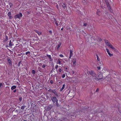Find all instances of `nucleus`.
<instances>
[{
    "label": "nucleus",
    "instance_id": "obj_29",
    "mask_svg": "<svg viewBox=\"0 0 121 121\" xmlns=\"http://www.w3.org/2000/svg\"><path fill=\"white\" fill-rule=\"evenodd\" d=\"M62 5L64 8L65 9L66 8V5L65 4L63 3Z\"/></svg>",
    "mask_w": 121,
    "mask_h": 121
},
{
    "label": "nucleus",
    "instance_id": "obj_6",
    "mask_svg": "<svg viewBox=\"0 0 121 121\" xmlns=\"http://www.w3.org/2000/svg\"><path fill=\"white\" fill-rule=\"evenodd\" d=\"M22 13H20L18 14H16L15 16V18H16L20 19L22 17Z\"/></svg>",
    "mask_w": 121,
    "mask_h": 121
},
{
    "label": "nucleus",
    "instance_id": "obj_61",
    "mask_svg": "<svg viewBox=\"0 0 121 121\" xmlns=\"http://www.w3.org/2000/svg\"><path fill=\"white\" fill-rule=\"evenodd\" d=\"M84 0V1H85V0Z\"/></svg>",
    "mask_w": 121,
    "mask_h": 121
},
{
    "label": "nucleus",
    "instance_id": "obj_12",
    "mask_svg": "<svg viewBox=\"0 0 121 121\" xmlns=\"http://www.w3.org/2000/svg\"><path fill=\"white\" fill-rule=\"evenodd\" d=\"M106 50L108 54L110 56H113V54L110 53L109 50L108 48H106Z\"/></svg>",
    "mask_w": 121,
    "mask_h": 121
},
{
    "label": "nucleus",
    "instance_id": "obj_41",
    "mask_svg": "<svg viewBox=\"0 0 121 121\" xmlns=\"http://www.w3.org/2000/svg\"><path fill=\"white\" fill-rule=\"evenodd\" d=\"M65 74H63L62 76V78H64L65 77Z\"/></svg>",
    "mask_w": 121,
    "mask_h": 121
},
{
    "label": "nucleus",
    "instance_id": "obj_55",
    "mask_svg": "<svg viewBox=\"0 0 121 121\" xmlns=\"http://www.w3.org/2000/svg\"><path fill=\"white\" fill-rule=\"evenodd\" d=\"M61 30H63V28H62L61 29Z\"/></svg>",
    "mask_w": 121,
    "mask_h": 121
},
{
    "label": "nucleus",
    "instance_id": "obj_17",
    "mask_svg": "<svg viewBox=\"0 0 121 121\" xmlns=\"http://www.w3.org/2000/svg\"><path fill=\"white\" fill-rule=\"evenodd\" d=\"M65 84H64L62 87L60 89V91H62L63 89L65 87Z\"/></svg>",
    "mask_w": 121,
    "mask_h": 121
},
{
    "label": "nucleus",
    "instance_id": "obj_16",
    "mask_svg": "<svg viewBox=\"0 0 121 121\" xmlns=\"http://www.w3.org/2000/svg\"><path fill=\"white\" fill-rule=\"evenodd\" d=\"M47 57L49 58V60L50 61H51L52 60V59L51 56L50 55H47Z\"/></svg>",
    "mask_w": 121,
    "mask_h": 121
},
{
    "label": "nucleus",
    "instance_id": "obj_3",
    "mask_svg": "<svg viewBox=\"0 0 121 121\" xmlns=\"http://www.w3.org/2000/svg\"><path fill=\"white\" fill-rule=\"evenodd\" d=\"M7 60L8 63L9 65L10 66H12V63L11 61V59L10 58L8 57V58H7Z\"/></svg>",
    "mask_w": 121,
    "mask_h": 121
},
{
    "label": "nucleus",
    "instance_id": "obj_15",
    "mask_svg": "<svg viewBox=\"0 0 121 121\" xmlns=\"http://www.w3.org/2000/svg\"><path fill=\"white\" fill-rule=\"evenodd\" d=\"M34 31L36 32V33H37L39 35H40L41 34V33L39 32V31L37 30H35Z\"/></svg>",
    "mask_w": 121,
    "mask_h": 121
},
{
    "label": "nucleus",
    "instance_id": "obj_7",
    "mask_svg": "<svg viewBox=\"0 0 121 121\" xmlns=\"http://www.w3.org/2000/svg\"><path fill=\"white\" fill-rule=\"evenodd\" d=\"M52 106V105H50L48 106L46 109L47 111H49L51 109Z\"/></svg>",
    "mask_w": 121,
    "mask_h": 121
},
{
    "label": "nucleus",
    "instance_id": "obj_9",
    "mask_svg": "<svg viewBox=\"0 0 121 121\" xmlns=\"http://www.w3.org/2000/svg\"><path fill=\"white\" fill-rule=\"evenodd\" d=\"M107 5L108 8V9L109 10V11L110 12L112 13V10L111 9V8L110 6V5L109 4H108V5Z\"/></svg>",
    "mask_w": 121,
    "mask_h": 121
},
{
    "label": "nucleus",
    "instance_id": "obj_44",
    "mask_svg": "<svg viewBox=\"0 0 121 121\" xmlns=\"http://www.w3.org/2000/svg\"><path fill=\"white\" fill-rule=\"evenodd\" d=\"M87 23H84V24L83 26H86L87 25Z\"/></svg>",
    "mask_w": 121,
    "mask_h": 121
},
{
    "label": "nucleus",
    "instance_id": "obj_24",
    "mask_svg": "<svg viewBox=\"0 0 121 121\" xmlns=\"http://www.w3.org/2000/svg\"><path fill=\"white\" fill-rule=\"evenodd\" d=\"M54 23L57 26H58V23L57 22V21L55 19L54 21Z\"/></svg>",
    "mask_w": 121,
    "mask_h": 121
},
{
    "label": "nucleus",
    "instance_id": "obj_2",
    "mask_svg": "<svg viewBox=\"0 0 121 121\" xmlns=\"http://www.w3.org/2000/svg\"><path fill=\"white\" fill-rule=\"evenodd\" d=\"M48 90L51 93H53L57 97H58V94L55 90L50 89L49 90Z\"/></svg>",
    "mask_w": 121,
    "mask_h": 121
},
{
    "label": "nucleus",
    "instance_id": "obj_23",
    "mask_svg": "<svg viewBox=\"0 0 121 121\" xmlns=\"http://www.w3.org/2000/svg\"><path fill=\"white\" fill-rule=\"evenodd\" d=\"M61 45V43H59V44L58 45V46L57 47V50L60 47V46Z\"/></svg>",
    "mask_w": 121,
    "mask_h": 121
},
{
    "label": "nucleus",
    "instance_id": "obj_43",
    "mask_svg": "<svg viewBox=\"0 0 121 121\" xmlns=\"http://www.w3.org/2000/svg\"><path fill=\"white\" fill-rule=\"evenodd\" d=\"M21 64V61H20L19 62V63H18V66L19 67L20 65Z\"/></svg>",
    "mask_w": 121,
    "mask_h": 121
},
{
    "label": "nucleus",
    "instance_id": "obj_60",
    "mask_svg": "<svg viewBox=\"0 0 121 121\" xmlns=\"http://www.w3.org/2000/svg\"><path fill=\"white\" fill-rule=\"evenodd\" d=\"M40 2H42V1H40Z\"/></svg>",
    "mask_w": 121,
    "mask_h": 121
},
{
    "label": "nucleus",
    "instance_id": "obj_27",
    "mask_svg": "<svg viewBox=\"0 0 121 121\" xmlns=\"http://www.w3.org/2000/svg\"><path fill=\"white\" fill-rule=\"evenodd\" d=\"M58 67V65H56L55 66V69H56V71H57V73H58V70H57V68Z\"/></svg>",
    "mask_w": 121,
    "mask_h": 121
},
{
    "label": "nucleus",
    "instance_id": "obj_18",
    "mask_svg": "<svg viewBox=\"0 0 121 121\" xmlns=\"http://www.w3.org/2000/svg\"><path fill=\"white\" fill-rule=\"evenodd\" d=\"M62 69L61 68H60L58 70V73L59 74H60V73L62 71Z\"/></svg>",
    "mask_w": 121,
    "mask_h": 121
},
{
    "label": "nucleus",
    "instance_id": "obj_13",
    "mask_svg": "<svg viewBox=\"0 0 121 121\" xmlns=\"http://www.w3.org/2000/svg\"><path fill=\"white\" fill-rule=\"evenodd\" d=\"M8 16L9 17L10 19H11L12 18V17L11 15V13L10 12H9L8 13Z\"/></svg>",
    "mask_w": 121,
    "mask_h": 121
},
{
    "label": "nucleus",
    "instance_id": "obj_56",
    "mask_svg": "<svg viewBox=\"0 0 121 121\" xmlns=\"http://www.w3.org/2000/svg\"><path fill=\"white\" fill-rule=\"evenodd\" d=\"M65 69L66 70L67 69V67H66L65 68Z\"/></svg>",
    "mask_w": 121,
    "mask_h": 121
},
{
    "label": "nucleus",
    "instance_id": "obj_42",
    "mask_svg": "<svg viewBox=\"0 0 121 121\" xmlns=\"http://www.w3.org/2000/svg\"><path fill=\"white\" fill-rule=\"evenodd\" d=\"M53 81L52 80H51L50 81V83L52 84L53 83Z\"/></svg>",
    "mask_w": 121,
    "mask_h": 121
},
{
    "label": "nucleus",
    "instance_id": "obj_49",
    "mask_svg": "<svg viewBox=\"0 0 121 121\" xmlns=\"http://www.w3.org/2000/svg\"><path fill=\"white\" fill-rule=\"evenodd\" d=\"M17 91V90L16 89H15L13 91V92H14V93H15V92H16V91Z\"/></svg>",
    "mask_w": 121,
    "mask_h": 121
},
{
    "label": "nucleus",
    "instance_id": "obj_10",
    "mask_svg": "<svg viewBox=\"0 0 121 121\" xmlns=\"http://www.w3.org/2000/svg\"><path fill=\"white\" fill-rule=\"evenodd\" d=\"M104 42L108 46L110 45L111 44L106 39H104Z\"/></svg>",
    "mask_w": 121,
    "mask_h": 121
},
{
    "label": "nucleus",
    "instance_id": "obj_58",
    "mask_svg": "<svg viewBox=\"0 0 121 121\" xmlns=\"http://www.w3.org/2000/svg\"><path fill=\"white\" fill-rule=\"evenodd\" d=\"M8 5H7V6H6V7H8Z\"/></svg>",
    "mask_w": 121,
    "mask_h": 121
},
{
    "label": "nucleus",
    "instance_id": "obj_59",
    "mask_svg": "<svg viewBox=\"0 0 121 121\" xmlns=\"http://www.w3.org/2000/svg\"><path fill=\"white\" fill-rule=\"evenodd\" d=\"M8 5H7V6H6V7H8Z\"/></svg>",
    "mask_w": 121,
    "mask_h": 121
},
{
    "label": "nucleus",
    "instance_id": "obj_19",
    "mask_svg": "<svg viewBox=\"0 0 121 121\" xmlns=\"http://www.w3.org/2000/svg\"><path fill=\"white\" fill-rule=\"evenodd\" d=\"M16 88V86L14 85L12 86L11 88V89L12 90H13Z\"/></svg>",
    "mask_w": 121,
    "mask_h": 121
},
{
    "label": "nucleus",
    "instance_id": "obj_54",
    "mask_svg": "<svg viewBox=\"0 0 121 121\" xmlns=\"http://www.w3.org/2000/svg\"><path fill=\"white\" fill-rule=\"evenodd\" d=\"M57 7L58 9H59V7H58V5L57 6Z\"/></svg>",
    "mask_w": 121,
    "mask_h": 121
},
{
    "label": "nucleus",
    "instance_id": "obj_22",
    "mask_svg": "<svg viewBox=\"0 0 121 121\" xmlns=\"http://www.w3.org/2000/svg\"><path fill=\"white\" fill-rule=\"evenodd\" d=\"M108 47L111 48L113 49H114L115 48H114L111 44L109 45L108 46Z\"/></svg>",
    "mask_w": 121,
    "mask_h": 121
},
{
    "label": "nucleus",
    "instance_id": "obj_30",
    "mask_svg": "<svg viewBox=\"0 0 121 121\" xmlns=\"http://www.w3.org/2000/svg\"><path fill=\"white\" fill-rule=\"evenodd\" d=\"M26 107V106L25 105H23L21 107V108L22 109L24 110Z\"/></svg>",
    "mask_w": 121,
    "mask_h": 121
},
{
    "label": "nucleus",
    "instance_id": "obj_46",
    "mask_svg": "<svg viewBox=\"0 0 121 121\" xmlns=\"http://www.w3.org/2000/svg\"><path fill=\"white\" fill-rule=\"evenodd\" d=\"M82 32H83L84 33V34H85V35H86V33H85V32H84V30H82Z\"/></svg>",
    "mask_w": 121,
    "mask_h": 121
},
{
    "label": "nucleus",
    "instance_id": "obj_38",
    "mask_svg": "<svg viewBox=\"0 0 121 121\" xmlns=\"http://www.w3.org/2000/svg\"><path fill=\"white\" fill-rule=\"evenodd\" d=\"M30 52L28 51V52H27L26 53V55H27L28 54H30Z\"/></svg>",
    "mask_w": 121,
    "mask_h": 121
},
{
    "label": "nucleus",
    "instance_id": "obj_4",
    "mask_svg": "<svg viewBox=\"0 0 121 121\" xmlns=\"http://www.w3.org/2000/svg\"><path fill=\"white\" fill-rule=\"evenodd\" d=\"M102 78V73L100 72L99 73L98 76L97 77H96V78H95V79H100Z\"/></svg>",
    "mask_w": 121,
    "mask_h": 121
},
{
    "label": "nucleus",
    "instance_id": "obj_1",
    "mask_svg": "<svg viewBox=\"0 0 121 121\" xmlns=\"http://www.w3.org/2000/svg\"><path fill=\"white\" fill-rule=\"evenodd\" d=\"M88 72L92 76L94 77V78H96V74L94 71L91 70L88 71Z\"/></svg>",
    "mask_w": 121,
    "mask_h": 121
},
{
    "label": "nucleus",
    "instance_id": "obj_40",
    "mask_svg": "<svg viewBox=\"0 0 121 121\" xmlns=\"http://www.w3.org/2000/svg\"><path fill=\"white\" fill-rule=\"evenodd\" d=\"M59 56L60 57H64L63 55L62 54H61L59 55Z\"/></svg>",
    "mask_w": 121,
    "mask_h": 121
},
{
    "label": "nucleus",
    "instance_id": "obj_32",
    "mask_svg": "<svg viewBox=\"0 0 121 121\" xmlns=\"http://www.w3.org/2000/svg\"><path fill=\"white\" fill-rule=\"evenodd\" d=\"M5 41H7L8 40V37L7 35H6L5 36Z\"/></svg>",
    "mask_w": 121,
    "mask_h": 121
},
{
    "label": "nucleus",
    "instance_id": "obj_47",
    "mask_svg": "<svg viewBox=\"0 0 121 121\" xmlns=\"http://www.w3.org/2000/svg\"><path fill=\"white\" fill-rule=\"evenodd\" d=\"M46 66V65H43L42 66V67L43 68H44Z\"/></svg>",
    "mask_w": 121,
    "mask_h": 121
},
{
    "label": "nucleus",
    "instance_id": "obj_25",
    "mask_svg": "<svg viewBox=\"0 0 121 121\" xmlns=\"http://www.w3.org/2000/svg\"><path fill=\"white\" fill-rule=\"evenodd\" d=\"M96 56L97 57V60L99 61V62H100V59L99 57L97 55H96Z\"/></svg>",
    "mask_w": 121,
    "mask_h": 121
},
{
    "label": "nucleus",
    "instance_id": "obj_8",
    "mask_svg": "<svg viewBox=\"0 0 121 121\" xmlns=\"http://www.w3.org/2000/svg\"><path fill=\"white\" fill-rule=\"evenodd\" d=\"M73 50H72L71 49L69 50L70 56L69 57V59H70L71 57L73 55Z\"/></svg>",
    "mask_w": 121,
    "mask_h": 121
},
{
    "label": "nucleus",
    "instance_id": "obj_26",
    "mask_svg": "<svg viewBox=\"0 0 121 121\" xmlns=\"http://www.w3.org/2000/svg\"><path fill=\"white\" fill-rule=\"evenodd\" d=\"M54 104L56 105L57 107H59L60 106V105L58 103V102H57V103L56 102Z\"/></svg>",
    "mask_w": 121,
    "mask_h": 121
},
{
    "label": "nucleus",
    "instance_id": "obj_33",
    "mask_svg": "<svg viewBox=\"0 0 121 121\" xmlns=\"http://www.w3.org/2000/svg\"><path fill=\"white\" fill-rule=\"evenodd\" d=\"M9 5L10 7L11 8L13 4L12 3H9Z\"/></svg>",
    "mask_w": 121,
    "mask_h": 121
},
{
    "label": "nucleus",
    "instance_id": "obj_37",
    "mask_svg": "<svg viewBox=\"0 0 121 121\" xmlns=\"http://www.w3.org/2000/svg\"><path fill=\"white\" fill-rule=\"evenodd\" d=\"M22 99V97H20L19 98V100L20 101V102H21Z\"/></svg>",
    "mask_w": 121,
    "mask_h": 121
},
{
    "label": "nucleus",
    "instance_id": "obj_21",
    "mask_svg": "<svg viewBox=\"0 0 121 121\" xmlns=\"http://www.w3.org/2000/svg\"><path fill=\"white\" fill-rule=\"evenodd\" d=\"M108 47L111 48L113 49H114L115 48H114L111 44L109 45L108 46Z\"/></svg>",
    "mask_w": 121,
    "mask_h": 121
},
{
    "label": "nucleus",
    "instance_id": "obj_57",
    "mask_svg": "<svg viewBox=\"0 0 121 121\" xmlns=\"http://www.w3.org/2000/svg\"><path fill=\"white\" fill-rule=\"evenodd\" d=\"M24 121H27L26 120H24Z\"/></svg>",
    "mask_w": 121,
    "mask_h": 121
},
{
    "label": "nucleus",
    "instance_id": "obj_50",
    "mask_svg": "<svg viewBox=\"0 0 121 121\" xmlns=\"http://www.w3.org/2000/svg\"><path fill=\"white\" fill-rule=\"evenodd\" d=\"M2 83H0V88L1 87V86H2Z\"/></svg>",
    "mask_w": 121,
    "mask_h": 121
},
{
    "label": "nucleus",
    "instance_id": "obj_31",
    "mask_svg": "<svg viewBox=\"0 0 121 121\" xmlns=\"http://www.w3.org/2000/svg\"><path fill=\"white\" fill-rule=\"evenodd\" d=\"M35 70H33L32 71H31V73L33 74H35Z\"/></svg>",
    "mask_w": 121,
    "mask_h": 121
},
{
    "label": "nucleus",
    "instance_id": "obj_52",
    "mask_svg": "<svg viewBox=\"0 0 121 121\" xmlns=\"http://www.w3.org/2000/svg\"><path fill=\"white\" fill-rule=\"evenodd\" d=\"M71 73L72 74H73L74 73V72L73 71H72Z\"/></svg>",
    "mask_w": 121,
    "mask_h": 121
},
{
    "label": "nucleus",
    "instance_id": "obj_48",
    "mask_svg": "<svg viewBox=\"0 0 121 121\" xmlns=\"http://www.w3.org/2000/svg\"><path fill=\"white\" fill-rule=\"evenodd\" d=\"M99 89L98 88H97V89H96V92H98V91H99Z\"/></svg>",
    "mask_w": 121,
    "mask_h": 121
},
{
    "label": "nucleus",
    "instance_id": "obj_53",
    "mask_svg": "<svg viewBox=\"0 0 121 121\" xmlns=\"http://www.w3.org/2000/svg\"><path fill=\"white\" fill-rule=\"evenodd\" d=\"M17 83L19 85L20 84H19V83L18 82H17Z\"/></svg>",
    "mask_w": 121,
    "mask_h": 121
},
{
    "label": "nucleus",
    "instance_id": "obj_35",
    "mask_svg": "<svg viewBox=\"0 0 121 121\" xmlns=\"http://www.w3.org/2000/svg\"><path fill=\"white\" fill-rule=\"evenodd\" d=\"M113 17V16L112 15H109V16L108 17L109 18V19H112V18Z\"/></svg>",
    "mask_w": 121,
    "mask_h": 121
},
{
    "label": "nucleus",
    "instance_id": "obj_34",
    "mask_svg": "<svg viewBox=\"0 0 121 121\" xmlns=\"http://www.w3.org/2000/svg\"><path fill=\"white\" fill-rule=\"evenodd\" d=\"M48 32L50 35H52V31L51 30H49L48 31Z\"/></svg>",
    "mask_w": 121,
    "mask_h": 121
},
{
    "label": "nucleus",
    "instance_id": "obj_51",
    "mask_svg": "<svg viewBox=\"0 0 121 121\" xmlns=\"http://www.w3.org/2000/svg\"><path fill=\"white\" fill-rule=\"evenodd\" d=\"M106 3L107 5L109 4L108 2H106Z\"/></svg>",
    "mask_w": 121,
    "mask_h": 121
},
{
    "label": "nucleus",
    "instance_id": "obj_36",
    "mask_svg": "<svg viewBox=\"0 0 121 121\" xmlns=\"http://www.w3.org/2000/svg\"><path fill=\"white\" fill-rule=\"evenodd\" d=\"M99 62V65H100V66H101V65H103V63H102V62Z\"/></svg>",
    "mask_w": 121,
    "mask_h": 121
},
{
    "label": "nucleus",
    "instance_id": "obj_11",
    "mask_svg": "<svg viewBox=\"0 0 121 121\" xmlns=\"http://www.w3.org/2000/svg\"><path fill=\"white\" fill-rule=\"evenodd\" d=\"M76 60L75 59H73V66H75L76 65Z\"/></svg>",
    "mask_w": 121,
    "mask_h": 121
},
{
    "label": "nucleus",
    "instance_id": "obj_20",
    "mask_svg": "<svg viewBox=\"0 0 121 121\" xmlns=\"http://www.w3.org/2000/svg\"><path fill=\"white\" fill-rule=\"evenodd\" d=\"M12 41L11 40H10L9 41V46H11L13 45V44L11 42Z\"/></svg>",
    "mask_w": 121,
    "mask_h": 121
},
{
    "label": "nucleus",
    "instance_id": "obj_28",
    "mask_svg": "<svg viewBox=\"0 0 121 121\" xmlns=\"http://www.w3.org/2000/svg\"><path fill=\"white\" fill-rule=\"evenodd\" d=\"M58 67V65H56L55 66V69H56V71H57V73H58V70H57V68Z\"/></svg>",
    "mask_w": 121,
    "mask_h": 121
},
{
    "label": "nucleus",
    "instance_id": "obj_45",
    "mask_svg": "<svg viewBox=\"0 0 121 121\" xmlns=\"http://www.w3.org/2000/svg\"><path fill=\"white\" fill-rule=\"evenodd\" d=\"M97 68L99 70L100 69V66H98L97 67Z\"/></svg>",
    "mask_w": 121,
    "mask_h": 121
},
{
    "label": "nucleus",
    "instance_id": "obj_14",
    "mask_svg": "<svg viewBox=\"0 0 121 121\" xmlns=\"http://www.w3.org/2000/svg\"><path fill=\"white\" fill-rule=\"evenodd\" d=\"M101 12L100 10L99 9H97L96 12V13L97 15L99 16H100Z\"/></svg>",
    "mask_w": 121,
    "mask_h": 121
},
{
    "label": "nucleus",
    "instance_id": "obj_5",
    "mask_svg": "<svg viewBox=\"0 0 121 121\" xmlns=\"http://www.w3.org/2000/svg\"><path fill=\"white\" fill-rule=\"evenodd\" d=\"M51 100L52 101L53 103L54 104L56 102L57 103L58 102V100L57 99V98L55 96H54L52 98Z\"/></svg>",
    "mask_w": 121,
    "mask_h": 121
},
{
    "label": "nucleus",
    "instance_id": "obj_39",
    "mask_svg": "<svg viewBox=\"0 0 121 121\" xmlns=\"http://www.w3.org/2000/svg\"><path fill=\"white\" fill-rule=\"evenodd\" d=\"M57 62L58 64L59 65L61 64V62L59 60H58L57 61Z\"/></svg>",
    "mask_w": 121,
    "mask_h": 121
}]
</instances>
